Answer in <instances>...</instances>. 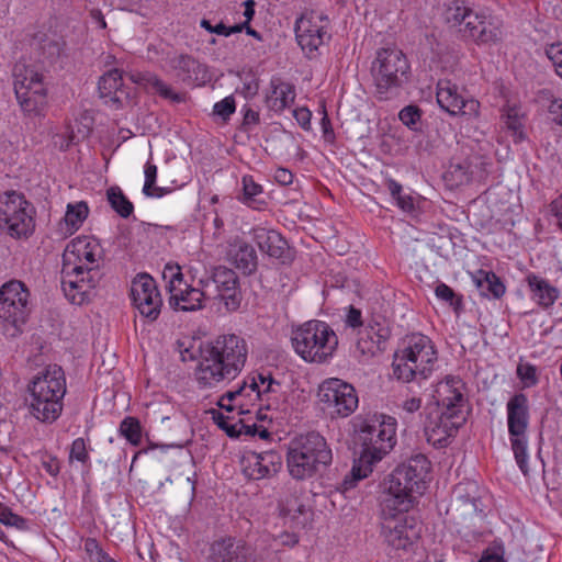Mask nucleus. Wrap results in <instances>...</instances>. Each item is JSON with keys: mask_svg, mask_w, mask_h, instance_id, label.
Instances as JSON below:
<instances>
[{"mask_svg": "<svg viewBox=\"0 0 562 562\" xmlns=\"http://www.w3.org/2000/svg\"><path fill=\"white\" fill-rule=\"evenodd\" d=\"M248 356L246 340L235 334H225L200 347L195 380L200 389L216 387L223 381L234 380L244 369Z\"/></svg>", "mask_w": 562, "mask_h": 562, "instance_id": "f257e3e1", "label": "nucleus"}, {"mask_svg": "<svg viewBox=\"0 0 562 562\" xmlns=\"http://www.w3.org/2000/svg\"><path fill=\"white\" fill-rule=\"evenodd\" d=\"M429 471L430 461L423 453H416L398 464L383 482L381 514L390 517L407 513L416 495L424 494Z\"/></svg>", "mask_w": 562, "mask_h": 562, "instance_id": "f03ea898", "label": "nucleus"}, {"mask_svg": "<svg viewBox=\"0 0 562 562\" xmlns=\"http://www.w3.org/2000/svg\"><path fill=\"white\" fill-rule=\"evenodd\" d=\"M445 23L476 45H497L504 36L502 18L487 9L474 10L464 0L449 2L442 13Z\"/></svg>", "mask_w": 562, "mask_h": 562, "instance_id": "7ed1b4c3", "label": "nucleus"}, {"mask_svg": "<svg viewBox=\"0 0 562 562\" xmlns=\"http://www.w3.org/2000/svg\"><path fill=\"white\" fill-rule=\"evenodd\" d=\"M29 412L41 423L53 424L61 415L67 392L65 372L57 364L47 366L29 383Z\"/></svg>", "mask_w": 562, "mask_h": 562, "instance_id": "20e7f679", "label": "nucleus"}, {"mask_svg": "<svg viewBox=\"0 0 562 562\" xmlns=\"http://www.w3.org/2000/svg\"><path fill=\"white\" fill-rule=\"evenodd\" d=\"M333 461L326 439L317 431L302 434L289 443L286 464L295 480H306L325 470Z\"/></svg>", "mask_w": 562, "mask_h": 562, "instance_id": "39448f33", "label": "nucleus"}, {"mask_svg": "<svg viewBox=\"0 0 562 562\" xmlns=\"http://www.w3.org/2000/svg\"><path fill=\"white\" fill-rule=\"evenodd\" d=\"M292 346L295 352L306 362L325 363L333 358L338 337L325 322L308 321L292 333Z\"/></svg>", "mask_w": 562, "mask_h": 562, "instance_id": "423d86ee", "label": "nucleus"}, {"mask_svg": "<svg viewBox=\"0 0 562 562\" xmlns=\"http://www.w3.org/2000/svg\"><path fill=\"white\" fill-rule=\"evenodd\" d=\"M409 71L411 65L401 49L381 48L378 50L371 67L376 99L386 101L396 97L408 80Z\"/></svg>", "mask_w": 562, "mask_h": 562, "instance_id": "0eeeda50", "label": "nucleus"}, {"mask_svg": "<svg viewBox=\"0 0 562 562\" xmlns=\"http://www.w3.org/2000/svg\"><path fill=\"white\" fill-rule=\"evenodd\" d=\"M360 461L372 465L381 461L396 443V419L387 415L366 419L359 428Z\"/></svg>", "mask_w": 562, "mask_h": 562, "instance_id": "6e6552de", "label": "nucleus"}, {"mask_svg": "<svg viewBox=\"0 0 562 562\" xmlns=\"http://www.w3.org/2000/svg\"><path fill=\"white\" fill-rule=\"evenodd\" d=\"M34 206L15 191L0 196V232L14 239L31 236L35 228Z\"/></svg>", "mask_w": 562, "mask_h": 562, "instance_id": "1a4fd4ad", "label": "nucleus"}, {"mask_svg": "<svg viewBox=\"0 0 562 562\" xmlns=\"http://www.w3.org/2000/svg\"><path fill=\"white\" fill-rule=\"evenodd\" d=\"M13 87L22 111L40 115L47 103V90L43 76L34 67L16 63L13 67Z\"/></svg>", "mask_w": 562, "mask_h": 562, "instance_id": "9d476101", "label": "nucleus"}, {"mask_svg": "<svg viewBox=\"0 0 562 562\" xmlns=\"http://www.w3.org/2000/svg\"><path fill=\"white\" fill-rule=\"evenodd\" d=\"M507 408V426L512 450L515 460L526 475L528 474V439L527 429L529 426V403L524 393H516L509 398Z\"/></svg>", "mask_w": 562, "mask_h": 562, "instance_id": "9b49d317", "label": "nucleus"}, {"mask_svg": "<svg viewBox=\"0 0 562 562\" xmlns=\"http://www.w3.org/2000/svg\"><path fill=\"white\" fill-rule=\"evenodd\" d=\"M318 397L331 416L341 418L350 416L359 403L356 389L336 378L325 380L319 385Z\"/></svg>", "mask_w": 562, "mask_h": 562, "instance_id": "f8f14e48", "label": "nucleus"}, {"mask_svg": "<svg viewBox=\"0 0 562 562\" xmlns=\"http://www.w3.org/2000/svg\"><path fill=\"white\" fill-rule=\"evenodd\" d=\"M169 278L168 290L170 292L169 305L175 311L194 312L203 308L206 293L199 288L188 285L179 266L167 265L164 279Z\"/></svg>", "mask_w": 562, "mask_h": 562, "instance_id": "ddd939ff", "label": "nucleus"}, {"mask_svg": "<svg viewBox=\"0 0 562 562\" xmlns=\"http://www.w3.org/2000/svg\"><path fill=\"white\" fill-rule=\"evenodd\" d=\"M206 562H263V559L251 543L227 536L212 542Z\"/></svg>", "mask_w": 562, "mask_h": 562, "instance_id": "4468645a", "label": "nucleus"}, {"mask_svg": "<svg viewBox=\"0 0 562 562\" xmlns=\"http://www.w3.org/2000/svg\"><path fill=\"white\" fill-rule=\"evenodd\" d=\"M464 422L465 417L457 418L439 409H431L426 413L424 420L425 437L435 448L447 447Z\"/></svg>", "mask_w": 562, "mask_h": 562, "instance_id": "2eb2a0df", "label": "nucleus"}, {"mask_svg": "<svg viewBox=\"0 0 562 562\" xmlns=\"http://www.w3.org/2000/svg\"><path fill=\"white\" fill-rule=\"evenodd\" d=\"M328 27L329 20L322 12L310 11L302 14L295 24L296 41L301 48L310 53L316 50L329 37Z\"/></svg>", "mask_w": 562, "mask_h": 562, "instance_id": "dca6fc26", "label": "nucleus"}, {"mask_svg": "<svg viewBox=\"0 0 562 562\" xmlns=\"http://www.w3.org/2000/svg\"><path fill=\"white\" fill-rule=\"evenodd\" d=\"M448 513L454 518L472 519L483 513L481 488L474 481H463L457 484Z\"/></svg>", "mask_w": 562, "mask_h": 562, "instance_id": "f3484780", "label": "nucleus"}, {"mask_svg": "<svg viewBox=\"0 0 562 562\" xmlns=\"http://www.w3.org/2000/svg\"><path fill=\"white\" fill-rule=\"evenodd\" d=\"M436 98L439 106L451 115L479 116L480 102L474 99H465L459 87L451 80L438 81Z\"/></svg>", "mask_w": 562, "mask_h": 562, "instance_id": "a211bd4d", "label": "nucleus"}, {"mask_svg": "<svg viewBox=\"0 0 562 562\" xmlns=\"http://www.w3.org/2000/svg\"><path fill=\"white\" fill-rule=\"evenodd\" d=\"M391 328L384 317H373L359 333L356 349L361 357L369 359L386 350Z\"/></svg>", "mask_w": 562, "mask_h": 562, "instance_id": "6ab92c4d", "label": "nucleus"}, {"mask_svg": "<svg viewBox=\"0 0 562 562\" xmlns=\"http://www.w3.org/2000/svg\"><path fill=\"white\" fill-rule=\"evenodd\" d=\"M398 515H382V535L385 542L396 550H407L420 536V526L413 518L396 519Z\"/></svg>", "mask_w": 562, "mask_h": 562, "instance_id": "aec40b11", "label": "nucleus"}, {"mask_svg": "<svg viewBox=\"0 0 562 562\" xmlns=\"http://www.w3.org/2000/svg\"><path fill=\"white\" fill-rule=\"evenodd\" d=\"M464 383L459 376L448 375L436 390V403L439 412L450 416L464 417L467 400L463 394Z\"/></svg>", "mask_w": 562, "mask_h": 562, "instance_id": "412c9836", "label": "nucleus"}, {"mask_svg": "<svg viewBox=\"0 0 562 562\" xmlns=\"http://www.w3.org/2000/svg\"><path fill=\"white\" fill-rule=\"evenodd\" d=\"M212 281L216 286L215 297L224 301L227 310L236 311L241 302L237 274L232 269L224 266L213 267Z\"/></svg>", "mask_w": 562, "mask_h": 562, "instance_id": "4be33fe9", "label": "nucleus"}, {"mask_svg": "<svg viewBox=\"0 0 562 562\" xmlns=\"http://www.w3.org/2000/svg\"><path fill=\"white\" fill-rule=\"evenodd\" d=\"M405 342L406 345L401 353L407 357L406 360L420 366L423 368L422 379H426L437 359L431 340L425 335L413 334L406 338Z\"/></svg>", "mask_w": 562, "mask_h": 562, "instance_id": "5701e85b", "label": "nucleus"}, {"mask_svg": "<svg viewBox=\"0 0 562 562\" xmlns=\"http://www.w3.org/2000/svg\"><path fill=\"white\" fill-rule=\"evenodd\" d=\"M102 262V254H95L89 248H65L63 254L64 267L70 268L72 272L93 277L97 281L100 278V266Z\"/></svg>", "mask_w": 562, "mask_h": 562, "instance_id": "b1692460", "label": "nucleus"}, {"mask_svg": "<svg viewBox=\"0 0 562 562\" xmlns=\"http://www.w3.org/2000/svg\"><path fill=\"white\" fill-rule=\"evenodd\" d=\"M247 465L244 469L245 474L251 480H261L276 475L282 467L281 456L268 450L260 453L252 452L247 458Z\"/></svg>", "mask_w": 562, "mask_h": 562, "instance_id": "393cba45", "label": "nucleus"}, {"mask_svg": "<svg viewBox=\"0 0 562 562\" xmlns=\"http://www.w3.org/2000/svg\"><path fill=\"white\" fill-rule=\"evenodd\" d=\"M61 273V289L72 304H82L90 290L94 289L98 283L95 278L72 272L70 268L64 266Z\"/></svg>", "mask_w": 562, "mask_h": 562, "instance_id": "a878e982", "label": "nucleus"}, {"mask_svg": "<svg viewBox=\"0 0 562 562\" xmlns=\"http://www.w3.org/2000/svg\"><path fill=\"white\" fill-rule=\"evenodd\" d=\"M486 175V162L479 156L469 157L461 162H452L448 171V177L454 186L481 181Z\"/></svg>", "mask_w": 562, "mask_h": 562, "instance_id": "bb28decb", "label": "nucleus"}, {"mask_svg": "<svg viewBox=\"0 0 562 562\" xmlns=\"http://www.w3.org/2000/svg\"><path fill=\"white\" fill-rule=\"evenodd\" d=\"M295 98L296 91L293 83L285 81L280 77L271 78L269 89L266 94V103L271 111L282 113L294 103Z\"/></svg>", "mask_w": 562, "mask_h": 562, "instance_id": "cd10ccee", "label": "nucleus"}, {"mask_svg": "<svg viewBox=\"0 0 562 562\" xmlns=\"http://www.w3.org/2000/svg\"><path fill=\"white\" fill-rule=\"evenodd\" d=\"M29 300H21V297L16 299V301L11 304V302H0V319H2L5 326L12 327V333H9L10 336L14 337L21 331V326L25 324L30 308L27 306Z\"/></svg>", "mask_w": 562, "mask_h": 562, "instance_id": "c85d7f7f", "label": "nucleus"}, {"mask_svg": "<svg viewBox=\"0 0 562 562\" xmlns=\"http://www.w3.org/2000/svg\"><path fill=\"white\" fill-rule=\"evenodd\" d=\"M501 117L515 143H520L526 138L525 113L519 103L507 101L502 109Z\"/></svg>", "mask_w": 562, "mask_h": 562, "instance_id": "c756f323", "label": "nucleus"}, {"mask_svg": "<svg viewBox=\"0 0 562 562\" xmlns=\"http://www.w3.org/2000/svg\"><path fill=\"white\" fill-rule=\"evenodd\" d=\"M526 281L532 293V300L540 306L549 307L553 305L559 297V290L551 285L546 279L531 273L527 276Z\"/></svg>", "mask_w": 562, "mask_h": 562, "instance_id": "7c9ffc66", "label": "nucleus"}, {"mask_svg": "<svg viewBox=\"0 0 562 562\" xmlns=\"http://www.w3.org/2000/svg\"><path fill=\"white\" fill-rule=\"evenodd\" d=\"M385 186L394 200L395 205L403 212L415 215L417 214L422 199L419 195L405 193L402 184L393 178L385 179Z\"/></svg>", "mask_w": 562, "mask_h": 562, "instance_id": "2f4dec72", "label": "nucleus"}, {"mask_svg": "<svg viewBox=\"0 0 562 562\" xmlns=\"http://www.w3.org/2000/svg\"><path fill=\"white\" fill-rule=\"evenodd\" d=\"M473 282L484 297L501 299L505 294V285L493 271L477 270L472 276Z\"/></svg>", "mask_w": 562, "mask_h": 562, "instance_id": "473e14b6", "label": "nucleus"}, {"mask_svg": "<svg viewBox=\"0 0 562 562\" xmlns=\"http://www.w3.org/2000/svg\"><path fill=\"white\" fill-rule=\"evenodd\" d=\"M131 79L143 86L147 90H151L155 93L159 94L164 99H169L176 102L181 100L180 95L175 92L170 86H168L165 81H162L158 76L151 74L149 71L137 72L131 76Z\"/></svg>", "mask_w": 562, "mask_h": 562, "instance_id": "72a5a7b5", "label": "nucleus"}, {"mask_svg": "<svg viewBox=\"0 0 562 562\" xmlns=\"http://www.w3.org/2000/svg\"><path fill=\"white\" fill-rule=\"evenodd\" d=\"M243 194L239 201L246 206L262 211L268 206V202L261 196L263 193V187L256 182L254 177L246 175L241 178Z\"/></svg>", "mask_w": 562, "mask_h": 562, "instance_id": "f704fd0d", "label": "nucleus"}, {"mask_svg": "<svg viewBox=\"0 0 562 562\" xmlns=\"http://www.w3.org/2000/svg\"><path fill=\"white\" fill-rule=\"evenodd\" d=\"M122 87L123 75L122 71L116 68L108 70L100 77L98 82L100 97L112 102L120 101V94L123 93Z\"/></svg>", "mask_w": 562, "mask_h": 562, "instance_id": "c9c22d12", "label": "nucleus"}, {"mask_svg": "<svg viewBox=\"0 0 562 562\" xmlns=\"http://www.w3.org/2000/svg\"><path fill=\"white\" fill-rule=\"evenodd\" d=\"M279 512L295 528H304L307 522V508L296 497L280 502Z\"/></svg>", "mask_w": 562, "mask_h": 562, "instance_id": "e433bc0d", "label": "nucleus"}, {"mask_svg": "<svg viewBox=\"0 0 562 562\" xmlns=\"http://www.w3.org/2000/svg\"><path fill=\"white\" fill-rule=\"evenodd\" d=\"M227 259L246 276L252 274L258 268L256 248H229Z\"/></svg>", "mask_w": 562, "mask_h": 562, "instance_id": "4c0bfd02", "label": "nucleus"}, {"mask_svg": "<svg viewBox=\"0 0 562 562\" xmlns=\"http://www.w3.org/2000/svg\"><path fill=\"white\" fill-rule=\"evenodd\" d=\"M237 397L248 400L247 402H240L239 409L240 414L249 413L248 409H244V406L248 403L254 404L256 400L260 398V391L254 379H245L243 383L235 390L226 392L221 400L232 402Z\"/></svg>", "mask_w": 562, "mask_h": 562, "instance_id": "58836bf2", "label": "nucleus"}, {"mask_svg": "<svg viewBox=\"0 0 562 562\" xmlns=\"http://www.w3.org/2000/svg\"><path fill=\"white\" fill-rule=\"evenodd\" d=\"M90 213L89 206L85 201L68 203L64 216L65 225L70 234L78 231Z\"/></svg>", "mask_w": 562, "mask_h": 562, "instance_id": "ea45409f", "label": "nucleus"}, {"mask_svg": "<svg viewBox=\"0 0 562 562\" xmlns=\"http://www.w3.org/2000/svg\"><path fill=\"white\" fill-rule=\"evenodd\" d=\"M402 353L396 352L392 363L393 375L402 382H411L417 376L422 378V367L413 363L411 360H406Z\"/></svg>", "mask_w": 562, "mask_h": 562, "instance_id": "a19ab883", "label": "nucleus"}, {"mask_svg": "<svg viewBox=\"0 0 562 562\" xmlns=\"http://www.w3.org/2000/svg\"><path fill=\"white\" fill-rule=\"evenodd\" d=\"M106 200L110 206L123 218H127L134 213V204L119 186H112L106 190Z\"/></svg>", "mask_w": 562, "mask_h": 562, "instance_id": "79ce46f5", "label": "nucleus"}, {"mask_svg": "<svg viewBox=\"0 0 562 562\" xmlns=\"http://www.w3.org/2000/svg\"><path fill=\"white\" fill-rule=\"evenodd\" d=\"M133 305L138 310L142 316L149 319L150 322L156 321L160 314V308L162 305V300L157 285L155 286L153 293H149L147 296L137 301Z\"/></svg>", "mask_w": 562, "mask_h": 562, "instance_id": "37998d69", "label": "nucleus"}, {"mask_svg": "<svg viewBox=\"0 0 562 562\" xmlns=\"http://www.w3.org/2000/svg\"><path fill=\"white\" fill-rule=\"evenodd\" d=\"M155 286L156 282L149 274H137L131 284V299L133 304L147 296L149 293H153Z\"/></svg>", "mask_w": 562, "mask_h": 562, "instance_id": "c03bdc74", "label": "nucleus"}, {"mask_svg": "<svg viewBox=\"0 0 562 562\" xmlns=\"http://www.w3.org/2000/svg\"><path fill=\"white\" fill-rule=\"evenodd\" d=\"M30 293L24 283L18 280H12L4 283L0 288V302H11L13 304L16 299L29 300Z\"/></svg>", "mask_w": 562, "mask_h": 562, "instance_id": "a18cd8bd", "label": "nucleus"}, {"mask_svg": "<svg viewBox=\"0 0 562 562\" xmlns=\"http://www.w3.org/2000/svg\"><path fill=\"white\" fill-rule=\"evenodd\" d=\"M120 434L133 446H138L142 440V426L137 418L125 417L119 428Z\"/></svg>", "mask_w": 562, "mask_h": 562, "instance_id": "49530a36", "label": "nucleus"}, {"mask_svg": "<svg viewBox=\"0 0 562 562\" xmlns=\"http://www.w3.org/2000/svg\"><path fill=\"white\" fill-rule=\"evenodd\" d=\"M256 246H280L284 243L281 234L268 227H256L252 231Z\"/></svg>", "mask_w": 562, "mask_h": 562, "instance_id": "de8ad7c7", "label": "nucleus"}, {"mask_svg": "<svg viewBox=\"0 0 562 562\" xmlns=\"http://www.w3.org/2000/svg\"><path fill=\"white\" fill-rule=\"evenodd\" d=\"M144 232L151 239V241H155L157 244L162 243H172V238L177 235V229L170 226H159L156 224H147L144 227Z\"/></svg>", "mask_w": 562, "mask_h": 562, "instance_id": "09e8293b", "label": "nucleus"}, {"mask_svg": "<svg viewBox=\"0 0 562 562\" xmlns=\"http://www.w3.org/2000/svg\"><path fill=\"white\" fill-rule=\"evenodd\" d=\"M246 379H254L257 383L260 391V398L257 401H263V396L268 395L269 393H276L277 387H280V382L276 381L270 373L266 375L263 373L256 372L249 374Z\"/></svg>", "mask_w": 562, "mask_h": 562, "instance_id": "8fccbe9b", "label": "nucleus"}, {"mask_svg": "<svg viewBox=\"0 0 562 562\" xmlns=\"http://www.w3.org/2000/svg\"><path fill=\"white\" fill-rule=\"evenodd\" d=\"M436 296L448 303L456 312L462 307V296L458 295L449 285L446 283H438L435 288Z\"/></svg>", "mask_w": 562, "mask_h": 562, "instance_id": "3c124183", "label": "nucleus"}, {"mask_svg": "<svg viewBox=\"0 0 562 562\" xmlns=\"http://www.w3.org/2000/svg\"><path fill=\"white\" fill-rule=\"evenodd\" d=\"M0 522L8 527H14L19 530H27V520L16 514L11 508L0 503Z\"/></svg>", "mask_w": 562, "mask_h": 562, "instance_id": "603ef678", "label": "nucleus"}, {"mask_svg": "<svg viewBox=\"0 0 562 562\" xmlns=\"http://www.w3.org/2000/svg\"><path fill=\"white\" fill-rule=\"evenodd\" d=\"M75 134L70 125L64 126L60 131L56 132L52 137L54 148L66 151L72 145Z\"/></svg>", "mask_w": 562, "mask_h": 562, "instance_id": "864d4df0", "label": "nucleus"}, {"mask_svg": "<svg viewBox=\"0 0 562 562\" xmlns=\"http://www.w3.org/2000/svg\"><path fill=\"white\" fill-rule=\"evenodd\" d=\"M144 176L145 182L143 187V193L147 196H153L155 195L154 191L158 190V188L154 187L157 180V166L150 161H147L144 167ZM156 196H161V194L158 193Z\"/></svg>", "mask_w": 562, "mask_h": 562, "instance_id": "5fc2aeb1", "label": "nucleus"}, {"mask_svg": "<svg viewBox=\"0 0 562 562\" xmlns=\"http://www.w3.org/2000/svg\"><path fill=\"white\" fill-rule=\"evenodd\" d=\"M273 265L291 263L295 257L294 248H267L266 252Z\"/></svg>", "mask_w": 562, "mask_h": 562, "instance_id": "6e6d98bb", "label": "nucleus"}, {"mask_svg": "<svg viewBox=\"0 0 562 562\" xmlns=\"http://www.w3.org/2000/svg\"><path fill=\"white\" fill-rule=\"evenodd\" d=\"M398 119L408 128L416 130V125L422 119V110L417 105H407L400 111Z\"/></svg>", "mask_w": 562, "mask_h": 562, "instance_id": "4d7b16f0", "label": "nucleus"}, {"mask_svg": "<svg viewBox=\"0 0 562 562\" xmlns=\"http://www.w3.org/2000/svg\"><path fill=\"white\" fill-rule=\"evenodd\" d=\"M89 452L87 448L86 440L83 438H77L72 441L69 451V461L74 460L87 464L89 462Z\"/></svg>", "mask_w": 562, "mask_h": 562, "instance_id": "13d9d810", "label": "nucleus"}, {"mask_svg": "<svg viewBox=\"0 0 562 562\" xmlns=\"http://www.w3.org/2000/svg\"><path fill=\"white\" fill-rule=\"evenodd\" d=\"M236 111L235 99L228 95L221 101L216 102L213 106V113L220 116L223 121H227Z\"/></svg>", "mask_w": 562, "mask_h": 562, "instance_id": "bf43d9fd", "label": "nucleus"}, {"mask_svg": "<svg viewBox=\"0 0 562 562\" xmlns=\"http://www.w3.org/2000/svg\"><path fill=\"white\" fill-rule=\"evenodd\" d=\"M547 57L552 61L555 72L562 78V43H552L546 48Z\"/></svg>", "mask_w": 562, "mask_h": 562, "instance_id": "052dcab7", "label": "nucleus"}, {"mask_svg": "<svg viewBox=\"0 0 562 562\" xmlns=\"http://www.w3.org/2000/svg\"><path fill=\"white\" fill-rule=\"evenodd\" d=\"M175 67L184 72L187 78H191L192 74L196 72L200 64L191 56L181 55L177 59Z\"/></svg>", "mask_w": 562, "mask_h": 562, "instance_id": "680f3d73", "label": "nucleus"}, {"mask_svg": "<svg viewBox=\"0 0 562 562\" xmlns=\"http://www.w3.org/2000/svg\"><path fill=\"white\" fill-rule=\"evenodd\" d=\"M85 550L88 553L91 562H102L103 559H105V555L108 554L102 550L97 540L91 538L86 540Z\"/></svg>", "mask_w": 562, "mask_h": 562, "instance_id": "e2e57ef3", "label": "nucleus"}, {"mask_svg": "<svg viewBox=\"0 0 562 562\" xmlns=\"http://www.w3.org/2000/svg\"><path fill=\"white\" fill-rule=\"evenodd\" d=\"M517 374L527 385H535L538 381L536 368L530 364H519L517 368Z\"/></svg>", "mask_w": 562, "mask_h": 562, "instance_id": "0e129e2a", "label": "nucleus"}, {"mask_svg": "<svg viewBox=\"0 0 562 562\" xmlns=\"http://www.w3.org/2000/svg\"><path fill=\"white\" fill-rule=\"evenodd\" d=\"M345 324L351 328H359L363 325L362 313L359 308L350 305L347 310Z\"/></svg>", "mask_w": 562, "mask_h": 562, "instance_id": "69168bd1", "label": "nucleus"}, {"mask_svg": "<svg viewBox=\"0 0 562 562\" xmlns=\"http://www.w3.org/2000/svg\"><path fill=\"white\" fill-rule=\"evenodd\" d=\"M293 116L296 120L297 124L305 131L311 130V119H312V112L305 108H296L293 111Z\"/></svg>", "mask_w": 562, "mask_h": 562, "instance_id": "338daca9", "label": "nucleus"}, {"mask_svg": "<svg viewBox=\"0 0 562 562\" xmlns=\"http://www.w3.org/2000/svg\"><path fill=\"white\" fill-rule=\"evenodd\" d=\"M548 111L552 120L562 127V98H553L550 101Z\"/></svg>", "mask_w": 562, "mask_h": 562, "instance_id": "774afa93", "label": "nucleus"}]
</instances>
